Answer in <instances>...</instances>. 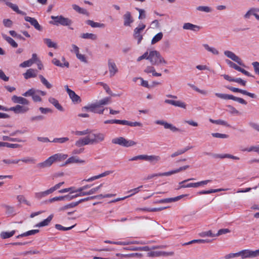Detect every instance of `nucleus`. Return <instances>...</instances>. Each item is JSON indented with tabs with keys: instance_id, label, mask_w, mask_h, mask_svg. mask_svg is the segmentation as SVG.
I'll return each instance as SVG.
<instances>
[{
	"instance_id": "obj_49",
	"label": "nucleus",
	"mask_w": 259,
	"mask_h": 259,
	"mask_svg": "<svg viewBox=\"0 0 259 259\" xmlns=\"http://www.w3.org/2000/svg\"><path fill=\"white\" fill-rule=\"evenodd\" d=\"M241 150L242 151L245 152H251V151H254L258 154H259V145L257 146H251L250 148H244L241 149Z\"/></svg>"
},
{
	"instance_id": "obj_47",
	"label": "nucleus",
	"mask_w": 259,
	"mask_h": 259,
	"mask_svg": "<svg viewBox=\"0 0 259 259\" xmlns=\"http://www.w3.org/2000/svg\"><path fill=\"white\" fill-rule=\"evenodd\" d=\"M215 95L217 97L224 100H232L233 98V95L225 94H221L217 93L215 94Z\"/></svg>"
},
{
	"instance_id": "obj_19",
	"label": "nucleus",
	"mask_w": 259,
	"mask_h": 259,
	"mask_svg": "<svg viewBox=\"0 0 259 259\" xmlns=\"http://www.w3.org/2000/svg\"><path fill=\"white\" fill-rule=\"evenodd\" d=\"M75 144L77 147H81L84 145L91 144L90 141V137L88 136L83 138L80 139L78 141H76Z\"/></svg>"
},
{
	"instance_id": "obj_60",
	"label": "nucleus",
	"mask_w": 259,
	"mask_h": 259,
	"mask_svg": "<svg viewBox=\"0 0 259 259\" xmlns=\"http://www.w3.org/2000/svg\"><path fill=\"white\" fill-rule=\"evenodd\" d=\"M211 135L212 137L217 138L226 139L229 137V135L227 134H220L218 133H212Z\"/></svg>"
},
{
	"instance_id": "obj_3",
	"label": "nucleus",
	"mask_w": 259,
	"mask_h": 259,
	"mask_svg": "<svg viewBox=\"0 0 259 259\" xmlns=\"http://www.w3.org/2000/svg\"><path fill=\"white\" fill-rule=\"evenodd\" d=\"M51 19L53 21H50V23L55 25L59 24L63 26H69L72 24V21L67 18H65L62 16H51Z\"/></svg>"
},
{
	"instance_id": "obj_52",
	"label": "nucleus",
	"mask_w": 259,
	"mask_h": 259,
	"mask_svg": "<svg viewBox=\"0 0 259 259\" xmlns=\"http://www.w3.org/2000/svg\"><path fill=\"white\" fill-rule=\"evenodd\" d=\"M110 102V97H106L99 101L95 103V104L99 105V106H101L102 105H105L108 104Z\"/></svg>"
},
{
	"instance_id": "obj_56",
	"label": "nucleus",
	"mask_w": 259,
	"mask_h": 259,
	"mask_svg": "<svg viewBox=\"0 0 259 259\" xmlns=\"http://www.w3.org/2000/svg\"><path fill=\"white\" fill-rule=\"evenodd\" d=\"M91 133V131L90 130L87 129L85 130H84L83 131H72V134H74L76 136H83L87 134H89Z\"/></svg>"
},
{
	"instance_id": "obj_63",
	"label": "nucleus",
	"mask_w": 259,
	"mask_h": 259,
	"mask_svg": "<svg viewBox=\"0 0 259 259\" xmlns=\"http://www.w3.org/2000/svg\"><path fill=\"white\" fill-rule=\"evenodd\" d=\"M133 36L135 39L137 40V44L138 45L141 43L142 40L143 39V35L142 34L139 33L136 34V32H134Z\"/></svg>"
},
{
	"instance_id": "obj_34",
	"label": "nucleus",
	"mask_w": 259,
	"mask_h": 259,
	"mask_svg": "<svg viewBox=\"0 0 259 259\" xmlns=\"http://www.w3.org/2000/svg\"><path fill=\"white\" fill-rule=\"evenodd\" d=\"M52 192L49 189L43 192H39L35 193V197L37 199H40L43 197H45L49 194H51Z\"/></svg>"
},
{
	"instance_id": "obj_64",
	"label": "nucleus",
	"mask_w": 259,
	"mask_h": 259,
	"mask_svg": "<svg viewBox=\"0 0 259 259\" xmlns=\"http://www.w3.org/2000/svg\"><path fill=\"white\" fill-rule=\"evenodd\" d=\"M33 63L32 61L30 59L25 61H24L23 63L20 64V67L25 68L27 67L31 66Z\"/></svg>"
},
{
	"instance_id": "obj_14",
	"label": "nucleus",
	"mask_w": 259,
	"mask_h": 259,
	"mask_svg": "<svg viewBox=\"0 0 259 259\" xmlns=\"http://www.w3.org/2000/svg\"><path fill=\"white\" fill-rule=\"evenodd\" d=\"M11 100L14 103L20 104L23 105H28L29 104V101L27 99L16 95L13 96Z\"/></svg>"
},
{
	"instance_id": "obj_16",
	"label": "nucleus",
	"mask_w": 259,
	"mask_h": 259,
	"mask_svg": "<svg viewBox=\"0 0 259 259\" xmlns=\"http://www.w3.org/2000/svg\"><path fill=\"white\" fill-rule=\"evenodd\" d=\"M164 103L184 109H186L187 106L186 104L181 101H175L172 100L166 99L164 101Z\"/></svg>"
},
{
	"instance_id": "obj_29",
	"label": "nucleus",
	"mask_w": 259,
	"mask_h": 259,
	"mask_svg": "<svg viewBox=\"0 0 259 259\" xmlns=\"http://www.w3.org/2000/svg\"><path fill=\"white\" fill-rule=\"evenodd\" d=\"M53 162L50 157L47 159H46L45 161L39 163L37 164V167L39 168H44L46 167H50L52 164Z\"/></svg>"
},
{
	"instance_id": "obj_42",
	"label": "nucleus",
	"mask_w": 259,
	"mask_h": 259,
	"mask_svg": "<svg viewBox=\"0 0 259 259\" xmlns=\"http://www.w3.org/2000/svg\"><path fill=\"white\" fill-rule=\"evenodd\" d=\"M15 233V230H13L11 232H2L0 234V236L3 239H7L10 238L11 237L13 236Z\"/></svg>"
},
{
	"instance_id": "obj_27",
	"label": "nucleus",
	"mask_w": 259,
	"mask_h": 259,
	"mask_svg": "<svg viewBox=\"0 0 259 259\" xmlns=\"http://www.w3.org/2000/svg\"><path fill=\"white\" fill-rule=\"evenodd\" d=\"M112 172L111 171H106L103 173H102L99 175L95 176L94 177H92L90 178H89L88 179H84L82 181V182L85 181V182H92L94 180H96L97 179H100L102 177H105L106 176L109 175V174H111Z\"/></svg>"
},
{
	"instance_id": "obj_43",
	"label": "nucleus",
	"mask_w": 259,
	"mask_h": 259,
	"mask_svg": "<svg viewBox=\"0 0 259 259\" xmlns=\"http://www.w3.org/2000/svg\"><path fill=\"white\" fill-rule=\"evenodd\" d=\"M44 42L47 45L49 48H54L56 49L57 48V45L56 43L53 42L50 38H44L43 39Z\"/></svg>"
},
{
	"instance_id": "obj_46",
	"label": "nucleus",
	"mask_w": 259,
	"mask_h": 259,
	"mask_svg": "<svg viewBox=\"0 0 259 259\" xmlns=\"http://www.w3.org/2000/svg\"><path fill=\"white\" fill-rule=\"evenodd\" d=\"M163 37V33L162 32H159L156 34L152 39L151 44L154 45L156 42L160 41Z\"/></svg>"
},
{
	"instance_id": "obj_58",
	"label": "nucleus",
	"mask_w": 259,
	"mask_h": 259,
	"mask_svg": "<svg viewBox=\"0 0 259 259\" xmlns=\"http://www.w3.org/2000/svg\"><path fill=\"white\" fill-rule=\"evenodd\" d=\"M75 226V225H73L71 227H64L63 226H62V225H60V224H56L55 225V228L57 229V230H61V231H68V230H71L72 228H73Z\"/></svg>"
},
{
	"instance_id": "obj_28",
	"label": "nucleus",
	"mask_w": 259,
	"mask_h": 259,
	"mask_svg": "<svg viewBox=\"0 0 259 259\" xmlns=\"http://www.w3.org/2000/svg\"><path fill=\"white\" fill-rule=\"evenodd\" d=\"M6 4L17 13L22 15H26L25 12L19 10L18 7L16 5L11 3L10 1H6Z\"/></svg>"
},
{
	"instance_id": "obj_23",
	"label": "nucleus",
	"mask_w": 259,
	"mask_h": 259,
	"mask_svg": "<svg viewBox=\"0 0 259 259\" xmlns=\"http://www.w3.org/2000/svg\"><path fill=\"white\" fill-rule=\"evenodd\" d=\"M143 160L148 161L150 162L156 163L160 160V157L157 155H143Z\"/></svg>"
},
{
	"instance_id": "obj_33",
	"label": "nucleus",
	"mask_w": 259,
	"mask_h": 259,
	"mask_svg": "<svg viewBox=\"0 0 259 259\" xmlns=\"http://www.w3.org/2000/svg\"><path fill=\"white\" fill-rule=\"evenodd\" d=\"M86 24L91 26L93 28H104L105 27V25L103 23H100L98 22H95L92 20H88L86 21Z\"/></svg>"
},
{
	"instance_id": "obj_10",
	"label": "nucleus",
	"mask_w": 259,
	"mask_h": 259,
	"mask_svg": "<svg viewBox=\"0 0 259 259\" xmlns=\"http://www.w3.org/2000/svg\"><path fill=\"white\" fill-rule=\"evenodd\" d=\"M205 155L212 156L213 157L215 158H231L234 160H239V158L237 156H233L232 155L229 154H213L209 152H204Z\"/></svg>"
},
{
	"instance_id": "obj_8",
	"label": "nucleus",
	"mask_w": 259,
	"mask_h": 259,
	"mask_svg": "<svg viewBox=\"0 0 259 259\" xmlns=\"http://www.w3.org/2000/svg\"><path fill=\"white\" fill-rule=\"evenodd\" d=\"M29 108L25 106L17 105L15 107L9 108V111H13L16 114H23L27 112Z\"/></svg>"
},
{
	"instance_id": "obj_11",
	"label": "nucleus",
	"mask_w": 259,
	"mask_h": 259,
	"mask_svg": "<svg viewBox=\"0 0 259 259\" xmlns=\"http://www.w3.org/2000/svg\"><path fill=\"white\" fill-rule=\"evenodd\" d=\"M226 62L231 67L235 69V70H236L238 71L241 72V73H243L245 75L248 76H252L249 72L247 71L245 69L238 66V65H237L236 64L232 62L230 60H226Z\"/></svg>"
},
{
	"instance_id": "obj_45",
	"label": "nucleus",
	"mask_w": 259,
	"mask_h": 259,
	"mask_svg": "<svg viewBox=\"0 0 259 259\" xmlns=\"http://www.w3.org/2000/svg\"><path fill=\"white\" fill-rule=\"evenodd\" d=\"M41 83L46 86L47 89H51L52 87V85L42 75H39L38 76Z\"/></svg>"
},
{
	"instance_id": "obj_15",
	"label": "nucleus",
	"mask_w": 259,
	"mask_h": 259,
	"mask_svg": "<svg viewBox=\"0 0 259 259\" xmlns=\"http://www.w3.org/2000/svg\"><path fill=\"white\" fill-rule=\"evenodd\" d=\"M26 21L29 22L31 25H32L35 29L38 31H42V27L39 25L37 21L34 18H32L29 16H26L24 18Z\"/></svg>"
},
{
	"instance_id": "obj_54",
	"label": "nucleus",
	"mask_w": 259,
	"mask_h": 259,
	"mask_svg": "<svg viewBox=\"0 0 259 259\" xmlns=\"http://www.w3.org/2000/svg\"><path fill=\"white\" fill-rule=\"evenodd\" d=\"M199 235L201 237H205L206 236L208 237H215V234L212 233L211 230H209L208 231L202 232L199 233Z\"/></svg>"
},
{
	"instance_id": "obj_51",
	"label": "nucleus",
	"mask_w": 259,
	"mask_h": 259,
	"mask_svg": "<svg viewBox=\"0 0 259 259\" xmlns=\"http://www.w3.org/2000/svg\"><path fill=\"white\" fill-rule=\"evenodd\" d=\"M20 160L25 163L34 164L36 162V159L31 157H24Z\"/></svg>"
},
{
	"instance_id": "obj_22",
	"label": "nucleus",
	"mask_w": 259,
	"mask_h": 259,
	"mask_svg": "<svg viewBox=\"0 0 259 259\" xmlns=\"http://www.w3.org/2000/svg\"><path fill=\"white\" fill-rule=\"evenodd\" d=\"M154 65L147 66L145 69L144 70V72L146 73H152L153 76H161V74L160 73H158L156 72L155 69Z\"/></svg>"
},
{
	"instance_id": "obj_32",
	"label": "nucleus",
	"mask_w": 259,
	"mask_h": 259,
	"mask_svg": "<svg viewBox=\"0 0 259 259\" xmlns=\"http://www.w3.org/2000/svg\"><path fill=\"white\" fill-rule=\"evenodd\" d=\"M49 101L59 111H63L64 110L62 106L59 103L58 101L56 99L53 97H50L49 99Z\"/></svg>"
},
{
	"instance_id": "obj_38",
	"label": "nucleus",
	"mask_w": 259,
	"mask_h": 259,
	"mask_svg": "<svg viewBox=\"0 0 259 259\" xmlns=\"http://www.w3.org/2000/svg\"><path fill=\"white\" fill-rule=\"evenodd\" d=\"M116 243L117 244V245H129V244H145L146 243L145 242L142 241H117Z\"/></svg>"
},
{
	"instance_id": "obj_18",
	"label": "nucleus",
	"mask_w": 259,
	"mask_h": 259,
	"mask_svg": "<svg viewBox=\"0 0 259 259\" xmlns=\"http://www.w3.org/2000/svg\"><path fill=\"white\" fill-rule=\"evenodd\" d=\"M238 253L239 256H241L242 258L254 257L253 250L245 249L238 252Z\"/></svg>"
},
{
	"instance_id": "obj_2",
	"label": "nucleus",
	"mask_w": 259,
	"mask_h": 259,
	"mask_svg": "<svg viewBox=\"0 0 259 259\" xmlns=\"http://www.w3.org/2000/svg\"><path fill=\"white\" fill-rule=\"evenodd\" d=\"M194 180V179L190 178V179H188L185 180L183 181L180 182L179 185L180 186L179 187V188H178L177 189H180L181 188H191V187L197 188V187H198L202 185H206L208 183H209L211 181V180H204V181H200V182H196V183H189L187 185L184 184V183H185L186 182L191 181V180Z\"/></svg>"
},
{
	"instance_id": "obj_21",
	"label": "nucleus",
	"mask_w": 259,
	"mask_h": 259,
	"mask_svg": "<svg viewBox=\"0 0 259 259\" xmlns=\"http://www.w3.org/2000/svg\"><path fill=\"white\" fill-rule=\"evenodd\" d=\"M37 71L32 68L27 70L26 72L23 73V76L26 79L30 78L35 77L37 76Z\"/></svg>"
},
{
	"instance_id": "obj_61",
	"label": "nucleus",
	"mask_w": 259,
	"mask_h": 259,
	"mask_svg": "<svg viewBox=\"0 0 259 259\" xmlns=\"http://www.w3.org/2000/svg\"><path fill=\"white\" fill-rule=\"evenodd\" d=\"M72 7L74 10H75L76 12H78L79 13L82 14H85L87 13L86 10L81 8L80 7L76 5H73Z\"/></svg>"
},
{
	"instance_id": "obj_36",
	"label": "nucleus",
	"mask_w": 259,
	"mask_h": 259,
	"mask_svg": "<svg viewBox=\"0 0 259 259\" xmlns=\"http://www.w3.org/2000/svg\"><path fill=\"white\" fill-rule=\"evenodd\" d=\"M80 36L82 38L89 39L92 40H96L98 38L97 35L96 34L91 33H82Z\"/></svg>"
},
{
	"instance_id": "obj_39",
	"label": "nucleus",
	"mask_w": 259,
	"mask_h": 259,
	"mask_svg": "<svg viewBox=\"0 0 259 259\" xmlns=\"http://www.w3.org/2000/svg\"><path fill=\"white\" fill-rule=\"evenodd\" d=\"M124 249H125L126 250H133V251L140 250V251H148L150 250V247L147 246H142V247H129L124 248Z\"/></svg>"
},
{
	"instance_id": "obj_9",
	"label": "nucleus",
	"mask_w": 259,
	"mask_h": 259,
	"mask_svg": "<svg viewBox=\"0 0 259 259\" xmlns=\"http://www.w3.org/2000/svg\"><path fill=\"white\" fill-rule=\"evenodd\" d=\"M65 88L70 98L71 99L73 103H78L81 102V100L79 96L76 94L74 91L69 89L67 85L65 86Z\"/></svg>"
},
{
	"instance_id": "obj_40",
	"label": "nucleus",
	"mask_w": 259,
	"mask_h": 259,
	"mask_svg": "<svg viewBox=\"0 0 259 259\" xmlns=\"http://www.w3.org/2000/svg\"><path fill=\"white\" fill-rule=\"evenodd\" d=\"M39 231V230H37V229L30 230L26 232H25L24 233H22L21 234L18 235L16 237L17 238H19L23 237L28 236H30V235H34V234L38 233Z\"/></svg>"
},
{
	"instance_id": "obj_13",
	"label": "nucleus",
	"mask_w": 259,
	"mask_h": 259,
	"mask_svg": "<svg viewBox=\"0 0 259 259\" xmlns=\"http://www.w3.org/2000/svg\"><path fill=\"white\" fill-rule=\"evenodd\" d=\"M108 66L110 77H112L118 72V68L114 62L111 59L108 61Z\"/></svg>"
},
{
	"instance_id": "obj_30",
	"label": "nucleus",
	"mask_w": 259,
	"mask_h": 259,
	"mask_svg": "<svg viewBox=\"0 0 259 259\" xmlns=\"http://www.w3.org/2000/svg\"><path fill=\"white\" fill-rule=\"evenodd\" d=\"M53 218V214L50 215L46 219L37 224L35 225L36 227H42L49 225Z\"/></svg>"
},
{
	"instance_id": "obj_57",
	"label": "nucleus",
	"mask_w": 259,
	"mask_h": 259,
	"mask_svg": "<svg viewBox=\"0 0 259 259\" xmlns=\"http://www.w3.org/2000/svg\"><path fill=\"white\" fill-rule=\"evenodd\" d=\"M78 204V202H73L67 205H66L60 208L61 210H65L70 208H73L76 206Z\"/></svg>"
},
{
	"instance_id": "obj_44",
	"label": "nucleus",
	"mask_w": 259,
	"mask_h": 259,
	"mask_svg": "<svg viewBox=\"0 0 259 259\" xmlns=\"http://www.w3.org/2000/svg\"><path fill=\"white\" fill-rule=\"evenodd\" d=\"M209 121L212 123H215L217 124L223 125L226 126H230V125L225 120L219 119V120H213L212 119L210 118Z\"/></svg>"
},
{
	"instance_id": "obj_6",
	"label": "nucleus",
	"mask_w": 259,
	"mask_h": 259,
	"mask_svg": "<svg viewBox=\"0 0 259 259\" xmlns=\"http://www.w3.org/2000/svg\"><path fill=\"white\" fill-rule=\"evenodd\" d=\"M100 107L101 106H99V105H97L95 103H93L83 107L82 108V110H89L95 113L103 114L104 111V109Z\"/></svg>"
},
{
	"instance_id": "obj_35",
	"label": "nucleus",
	"mask_w": 259,
	"mask_h": 259,
	"mask_svg": "<svg viewBox=\"0 0 259 259\" xmlns=\"http://www.w3.org/2000/svg\"><path fill=\"white\" fill-rule=\"evenodd\" d=\"M228 189H210L209 190H203L199 191L198 194L200 195L202 194H208L212 193L219 192L222 191L228 190Z\"/></svg>"
},
{
	"instance_id": "obj_20",
	"label": "nucleus",
	"mask_w": 259,
	"mask_h": 259,
	"mask_svg": "<svg viewBox=\"0 0 259 259\" xmlns=\"http://www.w3.org/2000/svg\"><path fill=\"white\" fill-rule=\"evenodd\" d=\"M183 28L185 30H190L195 32L199 31L201 27L199 26L190 23H185L183 26Z\"/></svg>"
},
{
	"instance_id": "obj_12",
	"label": "nucleus",
	"mask_w": 259,
	"mask_h": 259,
	"mask_svg": "<svg viewBox=\"0 0 259 259\" xmlns=\"http://www.w3.org/2000/svg\"><path fill=\"white\" fill-rule=\"evenodd\" d=\"M224 54L228 58L236 62L240 65H243V63L241 59L238 56L236 55L233 52L230 51H225L224 52Z\"/></svg>"
},
{
	"instance_id": "obj_1",
	"label": "nucleus",
	"mask_w": 259,
	"mask_h": 259,
	"mask_svg": "<svg viewBox=\"0 0 259 259\" xmlns=\"http://www.w3.org/2000/svg\"><path fill=\"white\" fill-rule=\"evenodd\" d=\"M148 61H149L152 65L157 66L161 64L166 65L167 64V61L161 56L160 53L156 50L149 51Z\"/></svg>"
},
{
	"instance_id": "obj_62",
	"label": "nucleus",
	"mask_w": 259,
	"mask_h": 259,
	"mask_svg": "<svg viewBox=\"0 0 259 259\" xmlns=\"http://www.w3.org/2000/svg\"><path fill=\"white\" fill-rule=\"evenodd\" d=\"M230 232H231V231L229 229H227V228L221 229L218 231V233L216 234H215V236H219L220 235L230 233Z\"/></svg>"
},
{
	"instance_id": "obj_26",
	"label": "nucleus",
	"mask_w": 259,
	"mask_h": 259,
	"mask_svg": "<svg viewBox=\"0 0 259 259\" xmlns=\"http://www.w3.org/2000/svg\"><path fill=\"white\" fill-rule=\"evenodd\" d=\"M112 172L111 171H106L103 173H102L99 175L95 176L94 177H92L90 178H89L88 179H84L82 181V182L85 181V182H92L94 180H96L97 179H100L102 177H105L106 176L109 175V174H111Z\"/></svg>"
},
{
	"instance_id": "obj_17",
	"label": "nucleus",
	"mask_w": 259,
	"mask_h": 259,
	"mask_svg": "<svg viewBox=\"0 0 259 259\" xmlns=\"http://www.w3.org/2000/svg\"><path fill=\"white\" fill-rule=\"evenodd\" d=\"M187 194H183L174 198H165L163 199L159 200L158 201V203H171L172 202H176L179 200H180L181 198L187 196Z\"/></svg>"
},
{
	"instance_id": "obj_37",
	"label": "nucleus",
	"mask_w": 259,
	"mask_h": 259,
	"mask_svg": "<svg viewBox=\"0 0 259 259\" xmlns=\"http://www.w3.org/2000/svg\"><path fill=\"white\" fill-rule=\"evenodd\" d=\"M84 161L80 160L77 156H72L69 158L65 162V164L73 163H84Z\"/></svg>"
},
{
	"instance_id": "obj_59",
	"label": "nucleus",
	"mask_w": 259,
	"mask_h": 259,
	"mask_svg": "<svg viewBox=\"0 0 259 259\" xmlns=\"http://www.w3.org/2000/svg\"><path fill=\"white\" fill-rule=\"evenodd\" d=\"M36 93V90L33 88L28 90L27 91L25 92L22 94V96L24 97H29L31 96L32 97L34 94Z\"/></svg>"
},
{
	"instance_id": "obj_55",
	"label": "nucleus",
	"mask_w": 259,
	"mask_h": 259,
	"mask_svg": "<svg viewBox=\"0 0 259 259\" xmlns=\"http://www.w3.org/2000/svg\"><path fill=\"white\" fill-rule=\"evenodd\" d=\"M146 25L142 23H141L139 24L138 26L136 27L134 30V32H136V34L139 33L141 34L142 32L145 28Z\"/></svg>"
},
{
	"instance_id": "obj_5",
	"label": "nucleus",
	"mask_w": 259,
	"mask_h": 259,
	"mask_svg": "<svg viewBox=\"0 0 259 259\" xmlns=\"http://www.w3.org/2000/svg\"><path fill=\"white\" fill-rule=\"evenodd\" d=\"M89 137L91 144H96L104 141L106 135L102 133H97L92 134Z\"/></svg>"
},
{
	"instance_id": "obj_50",
	"label": "nucleus",
	"mask_w": 259,
	"mask_h": 259,
	"mask_svg": "<svg viewBox=\"0 0 259 259\" xmlns=\"http://www.w3.org/2000/svg\"><path fill=\"white\" fill-rule=\"evenodd\" d=\"M203 46L207 51L211 52L214 55H218L219 53L215 48L210 47L207 44H203Z\"/></svg>"
},
{
	"instance_id": "obj_24",
	"label": "nucleus",
	"mask_w": 259,
	"mask_h": 259,
	"mask_svg": "<svg viewBox=\"0 0 259 259\" xmlns=\"http://www.w3.org/2000/svg\"><path fill=\"white\" fill-rule=\"evenodd\" d=\"M123 19L124 25L126 26H130L131 24L134 21V20L130 12H126L123 15Z\"/></svg>"
},
{
	"instance_id": "obj_53",
	"label": "nucleus",
	"mask_w": 259,
	"mask_h": 259,
	"mask_svg": "<svg viewBox=\"0 0 259 259\" xmlns=\"http://www.w3.org/2000/svg\"><path fill=\"white\" fill-rule=\"evenodd\" d=\"M17 199L18 201L21 203H24L27 205H29V206L30 205V202L27 201L25 197L22 195H18L17 197Z\"/></svg>"
},
{
	"instance_id": "obj_48",
	"label": "nucleus",
	"mask_w": 259,
	"mask_h": 259,
	"mask_svg": "<svg viewBox=\"0 0 259 259\" xmlns=\"http://www.w3.org/2000/svg\"><path fill=\"white\" fill-rule=\"evenodd\" d=\"M52 63L55 65L61 67H63L66 66L67 67H69V63L68 62H65L64 64L61 63L60 61L56 58H54L52 60Z\"/></svg>"
},
{
	"instance_id": "obj_4",
	"label": "nucleus",
	"mask_w": 259,
	"mask_h": 259,
	"mask_svg": "<svg viewBox=\"0 0 259 259\" xmlns=\"http://www.w3.org/2000/svg\"><path fill=\"white\" fill-rule=\"evenodd\" d=\"M112 143L113 144H118L125 147L133 146L136 144V143L134 141L128 140L121 137L113 139L112 140Z\"/></svg>"
},
{
	"instance_id": "obj_41",
	"label": "nucleus",
	"mask_w": 259,
	"mask_h": 259,
	"mask_svg": "<svg viewBox=\"0 0 259 259\" xmlns=\"http://www.w3.org/2000/svg\"><path fill=\"white\" fill-rule=\"evenodd\" d=\"M3 38L13 47L17 48L18 47V44L17 42L11 37L10 36H8L6 35H3Z\"/></svg>"
},
{
	"instance_id": "obj_7",
	"label": "nucleus",
	"mask_w": 259,
	"mask_h": 259,
	"mask_svg": "<svg viewBox=\"0 0 259 259\" xmlns=\"http://www.w3.org/2000/svg\"><path fill=\"white\" fill-rule=\"evenodd\" d=\"M155 123L157 124H159L161 125H163L164 127L166 129H169L173 132H181L182 130L181 129H179L174 125H173L172 124L168 123L164 120H158L155 121Z\"/></svg>"
},
{
	"instance_id": "obj_31",
	"label": "nucleus",
	"mask_w": 259,
	"mask_h": 259,
	"mask_svg": "<svg viewBox=\"0 0 259 259\" xmlns=\"http://www.w3.org/2000/svg\"><path fill=\"white\" fill-rule=\"evenodd\" d=\"M67 157V155L61 153H57L51 156V158L53 162L55 161H61L64 160L66 159Z\"/></svg>"
},
{
	"instance_id": "obj_25",
	"label": "nucleus",
	"mask_w": 259,
	"mask_h": 259,
	"mask_svg": "<svg viewBox=\"0 0 259 259\" xmlns=\"http://www.w3.org/2000/svg\"><path fill=\"white\" fill-rule=\"evenodd\" d=\"M112 172L111 171H106L103 173H102L99 175L95 176L94 177H92L90 178H89L88 179H84L82 181V182L85 181V182H92L94 180H96L97 179H100L102 177H105L106 176L109 175V174H111Z\"/></svg>"
}]
</instances>
